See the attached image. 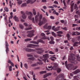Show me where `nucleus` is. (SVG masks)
<instances>
[{
  "label": "nucleus",
  "instance_id": "nucleus-1",
  "mask_svg": "<svg viewBox=\"0 0 80 80\" xmlns=\"http://www.w3.org/2000/svg\"><path fill=\"white\" fill-rule=\"evenodd\" d=\"M42 17L43 16L42 14H40L39 16L38 15H36L35 17V22L37 23H38L39 22L38 25L39 26H41L43 24H45L42 21Z\"/></svg>",
  "mask_w": 80,
  "mask_h": 80
},
{
  "label": "nucleus",
  "instance_id": "nucleus-2",
  "mask_svg": "<svg viewBox=\"0 0 80 80\" xmlns=\"http://www.w3.org/2000/svg\"><path fill=\"white\" fill-rule=\"evenodd\" d=\"M70 58L69 59V61L70 63L74 64V65H77L78 63L77 61L75 60V55L71 53L70 54Z\"/></svg>",
  "mask_w": 80,
  "mask_h": 80
},
{
  "label": "nucleus",
  "instance_id": "nucleus-3",
  "mask_svg": "<svg viewBox=\"0 0 80 80\" xmlns=\"http://www.w3.org/2000/svg\"><path fill=\"white\" fill-rule=\"evenodd\" d=\"M65 65L66 68L68 70H72V69L73 67V65L72 64H69L68 65H67V61L65 62Z\"/></svg>",
  "mask_w": 80,
  "mask_h": 80
},
{
  "label": "nucleus",
  "instance_id": "nucleus-4",
  "mask_svg": "<svg viewBox=\"0 0 80 80\" xmlns=\"http://www.w3.org/2000/svg\"><path fill=\"white\" fill-rule=\"evenodd\" d=\"M51 64L54 66L52 68V69L54 70H57V67L58 66V64L57 62H52Z\"/></svg>",
  "mask_w": 80,
  "mask_h": 80
},
{
  "label": "nucleus",
  "instance_id": "nucleus-5",
  "mask_svg": "<svg viewBox=\"0 0 80 80\" xmlns=\"http://www.w3.org/2000/svg\"><path fill=\"white\" fill-rule=\"evenodd\" d=\"M34 32V31H28L27 32V33H29L28 34L27 36L28 37H30L31 38L33 36V33Z\"/></svg>",
  "mask_w": 80,
  "mask_h": 80
},
{
  "label": "nucleus",
  "instance_id": "nucleus-6",
  "mask_svg": "<svg viewBox=\"0 0 80 80\" xmlns=\"http://www.w3.org/2000/svg\"><path fill=\"white\" fill-rule=\"evenodd\" d=\"M63 79H64V76H63V75L60 74L56 78V80H63Z\"/></svg>",
  "mask_w": 80,
  "mask_h": 80
},
{
  "label": "nucleus",
  "instance_id": "nucleus-7",
  "mask_svg": "<svg viewBox=\"0 0 80 80\" xmlns=\"http://www.w3.org/2000/svg\"><path fill=\"white\" fill-rule=\"evenodd\" d=\"M32 17H33V14L32 13L28 17V18L29 20H32L33 23H35V18H33L32 19Z\"/></svg>",
  "mask_w": 80,
  "mask_h": 80
},
{
  "label": "nucleus",
  "instance_id": "nucleus-8",
  "mask_svg": "<svg viewBox=\"0 0 80 80\" xmlns=\"http://www.w3.org/2000/svg\"><path fill=\"white\" fill-rule=\"evenodd\" d=\"M24 50L26 51V52H34L35 51V50L32 49H29L26 48H24Z\"/></svg>",
  "mask_w": 80,
  "mask_h": 80
},
{
  "label": "nucleus",
  "instance_id": "nucleus-9",
  "mask_svg": "<svg viewBox=\"0 0 80 80\" xmlns=\"http://www.w3.org/2000/svg\"><path fill=\"white\" fill-rule=\"evenodd\" d=\"M21 13L22 14V18H23L24 19H25V18H26L27 16L25 15V12L23 11H21Z\"/></svg>",
  "mask_w": 80,
  "mask_h": 80
},
{
  "label": "nucleus",
  "instance_id": "nucleus-10",
  "mask_svg": "<svg viewBox=\"0 0 80 80\" xmlns=\"http://www.w3.org/2000/svg\"><path fill=\"white\" fill-rule=\"evenodd\" d=\"M80 35V33L77 31L72 32V35Z\"/></svg>",
  "mask_w": 80,
  "mask_h": 80
},
{
  "label": "nucleus",
  "instance_id": "nucleus-11",
  "mask_svg": "<svg viewBox=\"0 0 80 80\" xmlns=\"http://www.w3.org/2000/svg\"><path fill=\"white\" fill-rule=\"evenodd\" d=\"M30 74H32V75H33V79L34 80H37L35 78V75H33V72H31L30 71L29 72Z\"/></svg>",
  "mask_w": 80,
  "mask_h": 80
},
{
  "label": "nucleus",
  "instance_id": "nucleus-12",
  "mask_svg": "<svg viewBox=\"0 0 80 80\" xmlns=\"http://www.w3.org/2000/svg\"><path fill=\"white\" fill-rule=\"evenodd\" d=\"M5 46H6V52H8V50H9V49H8V48L7 47H8L9 45L8 44V43H7V42H5Z\"/></svg>",
  "mask_w": 80,
  "mask_h": 80
},
{
  "label": "nucleus",
  "instance_id": "nucleus-13",
  "mask_svg": "<svg viewBox=\"0 0 80 80\" xmlns=\"http://www.w3.org/2000/svg\"><path fill=\"white\" fill-rule=\"evenodd\" d=\"M80 72V70L79 69H77L74 72H73V73L75 75L77 74V73H78Z\"/></svg>",
  "mask_w": 80,
  "mask_h": 80
},
{
  "label": "nucleus",
  "instance_id": "nucleus-14",
  "mask_svg": "<svg viewBox=\"0 0 80 80\" xmlns=\"http://www.w3.org/2000/svg\"><path fill=\"white\" fill-rule=\"evenodd\" d=\"M42 21V22L43 23H44V24L47 22V20L46 18H43Z\"/></svg>",
  "mask_w": 80,
  "mask_h": 80
},
{
  "label": "nucleus",
  "instance_id": "nucleus-15",
  "mask_svg": "<svg viewBox=\"0 0 80 80\" xmlns=\"http://www.w3.org/2000/svg\"><path fill=\"white\" fill-rule=\"evenodd\" d=\"M14 19L15 21L16 22H19V20L18 19V17H17L16 16H15L13 18Z\"/></svg>",
  "mask_w": 80,
  "mask_h": 80
},
{
  "label": "nucleus",
  "instance_id": "nucleus-16",
  "mask_svg": "<svg viewBox=\"0 0 80 80\" xmlns=\"http://www.w3.org/2000/svg\"><path fill=\"white\" fill-rule=\"evenodd\" d=\"M60 27H57V28H54V32H57V31H58V30H60Z\"/></svg>",
  "mask_w": 80,
  "mask_h": 80
},
{
  "label": "nucleus",
  "instance_id": "nucleus-17",
  "mask_svg": "<svg viewBox=\"0 0 80 80\" xmlns=\"http://www.w3.org/2000/svg\"><path fill=\"white\" fill-rule=\"evenodd\" d=\"M44 52V50H42L41 51H37V53H38L39 54H42L43 53V52Z\"/></svg>",
  "mask_w": 80,
  "mask_h": 80
},
{
  "label": "nucleus",
  "instance_id": "nucleus-18",
  "mask_svg": "<svg viewBox=\"0 0 80 80\" xmlns=\"http://www.w3.org/2000/svg\"><path fill=\"white\" fill-rule=\"evenodd\" d=\"M39 42L43 43H44V41L42 40V39L38 40L37 42V43H38V44H37L38 45V43H39Z\"/></svg>",
  "mask_w": 80,
  "mask_h": 80
},
{
  "label": "nucleus",
  "instance_id": "nucleus-19",
  "mask_svg": "<svg viewBox=\"0 0 80 80\" xmlns=\"http://www.w3.org/2000/svg\"><path fill=\"white\" fill-rule=\"evenodd\" d=\"M32 10L33 15H37V12H36V10H35V9L33 8L32 9Z\"/></svg>",
  "mask_w": 80,
  "mask_h": 80
},
{
  "label": "nucleus",
  "instance_id": "nucleus-20",
  "mask_svg": "<svg viewBox=\"0 0 80 80\" xmlns=\"http://www.w3.org/2000/svg\"><path fill=\"white\" fill-rule=\"evenodd\" d=\"M75 58L78 61L80 62V57H79V56L77 55L75 56Z\"/></svg>",
  "mask_w": 80,
  "mask_h": 80
},
{
  "label": "nucleus",
  "instance_id": "nucleus-21",
  "mask_svg": "<svg viewBox=\"0 0 80 80\" xmlns=\"http://www.w3.org/2000/svg\"><path fill=\"white\" fill-rule=\"evenodd\" d=\"M42 40H46L48 39V40H50V38L45 36H44L43 38H42Z\"/></svg>",
  "mask_w": 80,
  "mask_h": 80
},
{
  "label": "nucleus",
  "instance_id": "nucleus-22",
  "mask_svg": "<svg viewBox=\"0 0 80 80\" xmlns=\"http://www.w3.org/2000/svg\"><path fill=\"white\" fill-rule=\"evenodd\" d=\"M39 73L40 74H41V75H42V74H44V73H47V71H42L40 72Z\"/></svg>",
  "mask_w": 80,
  "mask_h": 80
},
{
  "label": "nucleus",
  "instance_id": "nucleus-23",
  "mask_svg": "<svg viewBox=\"0 0 80 80\" xmlns=\"http://www.w3.org/2000/svg\"><path fill=\"white\" fill-rule=\"evenodd\" d=\"M43 58H48V54H46L43 55Z\"/></svg>",
  "mask_w": 80,
  "mask_h": 80
},
{
  "label": "nucleus",
  "instance_id": "nucleus-24",
  "mask_svg": "<svg viewBox=\"0 0 80 80\" xmlns=\"http://www.w3.org/2000/svg\"><path fill=\"white\" fill-rule=\"evenodd\" d=\"M48 25V23H46L44 25V28H46V29L47 30V29H48V27L47 26Z\"/></svg>",
  "mask_w": 80,
  "mask_h": 80
},
{
  "label": "nucleus",
  "instance_id": "nucleus-25",
  "mask_svg": "<svg viewBox=\"0 0 80 80\" xmlns=\"http://www.w3.org/2000/svg\"><path fill=\"white\" fill-rule=\"evenodd\" d=\"M33 44H30L27 45V47L28 48H33Z\"/></svg>",
  "mask_w": 80,
  "mask_h": 80
},
{
  "label": "nucleus",
  "instance_id": "nucleus-26",
  "mask_svg": "<svg viewBox=\"0 0 80 80\" xmlns=\"http://www.w3.org/2000/svg\"><path fill=\"white\" fill-rule=\"evenodd\" d=\"M32 28L31 27H30L26 28L24 29V30H32Z\"/></svg>",
  "mask_w": 80,
  "mask_h": 80
},
{
  "label": "nucleus",
  "instance_id": "nucleus-27",
  "mask_svg": "<svg viewBox=\"0 0 80 80\" xmlns=\"http://www.w3.org/2000/svg\"><path fill=\"white\" fill-rule=\"evenodd\" d=\"M26 13L27 15H30L32 13V12H28V11H26Z\"/></svg>",
  "mask_w": 80,
  "mask_h": 80
},
{
  "label": "nucleus",
  "instance_id": "nucleus-28",
  "mask_svg": "<svg viewBox=\"0 0 80 80\" xmlns=\"http://www.w3.org/2000/svg\"><path fill=\"white\" fill-rule=\"evenodd\" d=\"M31 43H34V44H38V43H37V42L35 41H31L30 42Z\"/></svg>",
  "mask_w": 80,
  "mask_h": 80
},
{
  "label": "nucleus",
  "instance_id": "nucleus-29",
  "mask_svg": "<svg viewBox=\"0 0 80 80\" xmlns=\"http://www.w3.org/2000/svg\"><path fill=\"white\" fill-rule=\"evenodd\" d=\"M27 6V3H22L21 5V7H25Z\"/></svg>",
  "mask_w": 80,
  "mask_h": 80
},
{
  "label": "nucleus",
  "instance_id": "nucleus-30",
  "mask_svg": "<svg viewBox=\"0 0 80 80\" xmlns=\"http://www.w3.org/2000/svg\"><path fill=\"white\" fill-rule=\"evenodd\" d=\"M22 3V1H19L18 2V5H21V4Z\"/></svg>",
  "mask_w": 80,
  "mask_h": 80
},
{
  "label": "nucleus",
  "instance_id": "nucleus-31",
  "mask_svg": "<svg viewBox=\"0 0 80 80\" xmlns=\"http://www.w3.org/2000/svg\"><path fill=\"white\" fill-rule=\"evenodd\" d=\"M57 72L58 73H60L61 72V69L60 68H57Z\"/></svg>",
  "mask_w": 80,
  "mask_h": 80
},
{
  "label": "nucleus",
  "instance_id": "nucleus-32",
  "mask_svg": "<svg viewBox=\"0 0 80 80\" xmlns=\"http://www.w3.org/2000/svg\"><path fill=\"white\" fill-rule=\"evenodd\" d=\"M73 80H78V77L77 76H75L73 77Z\"/></svg>",
  "mask_w": 80,
  "mask_h": 80
},
{
  "label": "nucleus",
  "instance_id": "nucleus-33",
  "mask_svg": "<svg viewBox=\"0 0 80 80\" xmlns=\"http://www.w3.org/2000/svg\"><path fill=\"white\" fill-rule=\"evenodd\" d=\"M78 43L77 42H75L73 44V46L74 47H78V45H77V44H78Z\"/></svg>",
  "mask_w": 80,
  "mask_h": 80
},
{
  "label": "nucleus",
  "instance_id": "nucleus-34",
  "mask_svg": "<svg viewBox=\"0 0 80 80\" xmlns=\"http://www.w3.org/2000/svg\"><path fill=\"white\" fill-rule=\"evenodd\" d=\"M32 40V39L31 38H27L24 40L25 42H28V41H30Z\"/></svg>",
  "mask_w": 80,
  "mask_h": 80
},
{
  "label": "nucleus",
  "instance_id": "nucleus-35",
  "mask_svg": "<svg viewBox=\"0 0 80 80\" xmlns=\"http://www.w3.org/2000/svg\"><path fill=\"white\" fill-rule=\"evenodd\" d=\"M52 34L53 35V36H54V37H57V35H56L55 33L54 32H52Z\"/></svg>",
  "mask_w": 80,
  "mask_h": 80
},
{
  "label": "nucleus",
  "instance_id": "nucleus-36",
  "mask_svg": "<svg viewBox=\"0 0 80 80\" xmlns=\"http://www.w3.org/2000/svg\"><path fill=\"white\" fill-rule=\"evenodd\" d=\"M4 9L5 10V11H6V12H8V9L7 7H4Z\"/></svg>",
  "mask_w": 80,
  "mask_h": 80
},
{
  "label": "nucleus",
  "instance_id": "nucleus-37",
  "mask_svg": "<svg viewBox=\"0 0 80 80\" xmlns=\"http://www.w3.org/2000/svg\"><path fill=\"white\" fill-rule=\"evenodd\" d=\"M24 67L26 68V69H27V68H28V65H27V64H24Z\"/></svg>",
  "mask_w": 80,
  "mask_h": 80
},
{
  "label": "nucleus",
  "instance_id": "nucleus-38",
  "mask_svg": "<svg viewBox=\"0 0 80 80\" xmlns=\"http://www.w3.org/2000/svg\"><path fill=\"white\" fill-rule=\"evenodd\" d=\"M57 33L59 34H63V32L62 31H59L58 32H57Z\"/></svg>",
  "mask_w": 80,
  "mask_h": 80
},
{
  "label": "nucleus",
  "instance_id": "nucleus-39",
  "mask_svg": "<svg viewBox=\"0 0 80 80\" xmlns=\"http://www.w3.org/2000/svg\"><path fill=\"white\" fill-rule=\"evenodd\" d=\"M49 43L50 44H54L55 43V42L53 41V40H51L49 42Z\"/></svg>",
  "mask_w": 80,
  "mask_h": 80
},
{
  "label": "nucleus",
  "instance_id": "nucleus-40",
  "mask_svg": "<svg viewBox=\"0 0 80 80\" xmlns=\"http://www.w3.org/2000/svg\"><path fill=\"white\" fill-rule=\"evenodd\" d=\"M19 27L21 29H23V28H24V27H23V25L22 24H20Z\"/></svg>",
  "mask_w": 80,
  "mask_h": 80
},
{
  "label": "nucleus",
  "instance_id": "nucleus-41",
  "mask_svg": "<svg viewBox=\"0 0 80 80\" xmlns=\"http://www.w3.org/2000/svg\"><path fill=\"white\" fill-rule=\"evenodd\" d=\"M51 28H52V26H49L48 27L47 30H51Z\"/></svg>",
  "mask_w": 80,
  "mask_h": 80
},
{
  "label": "nucleus",
  "instance_id": "nucleus-42",
  "mask_svg": "<svg viewBox=\"0 0 80 80\" xmlns=\"http://www.w3.org/2000/svg\"><path fill=\"white\" fill-rule=\"evenodd\" d=\"M16 72L17 73L16 74V76L17 77H18V74L19 73V71H18Z\"/></svg>",
  "mask_w": 80,
  "mask_h": 80
},
{
  "label": "nucleus",
  "instance_id": "nucleus-43",
  "mask_svg": "<svg viewBox=\"0 0 80 80\" xmlns=\"http://www.w3.org/2000/svg\"><path fill=\"white\" fill-rule=\"evenodd\" d=\"M7 16H6L4 17V21L5 22H7Z\"/></svg>",
  "mask_w": 80,
  "mask_h": 80
},
{
  "label": "nucleus",
  "instance_id": "nucleus-44",
  "mask_svg": "<svg viewBox=\"0 0 80 80\" xmlns=\"http://www.w3.org/2000/svg\"><path fill=\"white\" fill-rule=\"evenodd\" d=\"M36 50H39V51H41L42 50H42V49H41V48H38L37 49H36Z\"/></svg>",
  "mask_w": 80,
  "mask_h": 80
},
{
  "label": "nucleus",
  "instance_id": "nucleus-45",
  "mask_svg": "<svg viewBox=\"0 0 80 80\" xmlns=\"http://www.w3.org/2000/svg\"><path fill=\"white\" fill-rule=\"evenodd\" d=\"M10 64L12 67H14V64L11 61H10Z\"/></svg>",
  "mask_w": 80,
  "mask_h": 80
},
{
  "label": "nucleus",
  "instance_id": "nucleus-46",
  "mask_svg": "<svg viewBox=\"0 0 80 80\" xmlns=\"http://www.w3.org/2000/svg\"><path fill=\"white\" fill-rule=\"evenodd\" d=\"M29 59L32 60H35V58H29Z\"/></svg>",
  "mask_w": 80,
  "mask_h": 80
},
{
  "label": "nucleus",
  "instance_id": "nucleus-47",
  "mask_svg": "<svg viewBox=\"0 0 80 80\" xmlns=\"http://www.w3.org/2000/svg\"><path fill=\"white\" fill-rule=\"evenodd\" d=\"M10 15H11V16L10 17L11 18H13V12H11L10 13Z\"/></svg>",
  "mask_w": 80,
  "mask_h": 80
},
{
  "label": "nucleus",
  "instance_id": "nucleus-48",
  "mask_svg": "<svg viewBox=\"0 0 80 80\" xmlns=\"http://www.w3.org/2000/svg\"><path fill=\"white\" fill-rule=\"evenodd\" d=\"M72 68H73V70H76V69H77V68H78V66H75L73 67H73Z\"/></svg>",
  "mask_w": 80,
  "mask_h": 80
},
{
  "label": "nucleus",
  "instance_id": "nucleus-49",
  "mask_svg": "<svg viewBox=\"0 0 80 80\" xmlns=\"http://www.w3.org/2000/svg\"><path fill=\"white\" fill-rule=\"evenodd\" d=\"M63 3L65 7H67V5H66V3H65V2L64 1H63Z\"/></svg>",
  "mask_w": 80,
  "mask_h": 80
},
{
  "label": "nucleus",
  "instance_id": "nucleus-50",
  "mask_svg": "<svg viewBox=\"0 0 80 80\" xmlns=\"http://www.w3.org/2000/svg\"><path fill=\"white\" fill-rule=\"evenodd\" d=\"M32 46L33 47H39V45H38L33 44H32Z\"/></svg>",
  "mask_w": 80,
  "mask_h": 80
},
{
  "label": "nucleus",
  "instance_id": "nucleus-51",
  "mask_svg": "<svg viewBox=\"0 0 80 80\" xmlns=\"http://www.w3.org/2000/svg\"><path fill=\"white\" fill-rule=\"evenodd\" d=\"M31 0H28L27 1V3L28 4V3H30V2H31Z\"/></svg>",
  "mask_w": 80,
  "mask_h": 80
},
{
  "label": "nucleus",
  "instance_id": "nucleus-52",
  "mask_svg": "<svg viewBox=\"0 0 80 80\" xmlns=\"http://www.w3.org/2000/svg\"><path fill=\"white\" fill-rule=\"evenodd\" d=\"M48 77V76L47 75V74H45L44 75L43 78H46V77Z\"/></svg>",
  "mask_w": 80,
  "mask_h": 80
},
{
  "label": "nucleus",
  "instance_id": "nucleus-53",
  "mask_svg": "<svg viewBox=\"0 0 80 80\" xmlns=\"http://www.w3.org/2000/svg\"><path fill=\"white\" fill-rule=\"evenodd\" d=\"M66 37L68 38H70V35L68 34H67Z\"/></svg>",
  "mask_w": 80,
  "mask_h": 80
},
{
  "label": "nucleus",
  "instance_id": "nucleus-54",
  "mask_svg": "<svg viewBox=\"0 0 80 80\" xmlns=\"http://www.w3.org/2000/svg\"><path fill=\"white\" fill-rule=\"evenodd\" d=\"M37 64H33L31 65V66L32 67H35V66H37Z\"/></svg>",
  "mask_w": 80,
  "mask_h": 80
},
{
  "label": "nucleus",
  "instance_id": "nucleus-55",
  "mask_svg": "<svg viewBox=\"0 0 80 80\" xmlns=\"http://www.w3.org/2000/svg\"><path fill=\"white\" fill-rule=\"evenodd\" d=\"M24 25L26 26V27H28V24L26 22H25L24 23Z\"/></svg>",
  "mask_w": 80,
  "mask_h": 80
},
{
  "label": "nucleus",
  "instance_id": "nucleus-56",
  "mask_svg": "<svg viewBox=\"0 0 80 80\" xmlns=\"http://www.w3.org/2000/svg\"><path fill=\"white\" fill-rule=\"evenodd\" d=\"M27 56L28 57H32V55H31V54H28Z\"/></svg>",
  "mask_w": 80,
  "mask_h": 80
},
{
  "label": "nucleus",
  "instance_id": "nucleus-57",
  "mask_svg": "<svg viewBox=\"0 0 80 80\" xmlns=\"http://www.w3.org/2000/svg\"><path fill=\"white\" fill-rule=\"evenodd\" d=\"M54 3H55V4H56L57 5H58V3L57 1H55L54 2Z\"/></svg>",
  "mask_w": 80,
  "mask_h": 80
},
{
  "label": "nucleus",
  "instance_id": "nucleus-58",
  "mask_svg": "<svg viewBox=\"0 0 80 80\" xmlns=\"http://www.w3.org/2000/svg\"><path fill=\"white\" fill-rule=\"evenodd\" d=\"M77 8V5L75 4L74 5V9H76Z\"/></svg>",
  "mask_w": 80,
  "mask_h": 80
},
{
  "label": "nucleus",
  "instance_id": "nucleus-59",
  "mask_svg": "<svg viewBox=\"0 0 80 80\" xmlns=\"http://www.w3.org/2000/svg\"><path fill=\"white\" fill-rule=\"evenodd\" d=\"M38 64H39V65H42V64H43V63L42 62H38Z\"/></svg>",
  "mask_w": 80,
  "mask_h": 80
},
{
  "label": "nucleus",
  "instance_id": "nucleus-60",
  "mask_svg": "<svg viewBox=\"0 0 80 80\" xmlns=\"http://www.w3.org/2000/svg\"><path fill=\"white\" fill-rule=\"evenodd\" d=\"M76 14H80V12L79 11H77L76 12Z\"/></svg>",
  "mask_w": 80,
  "mask_h": 80
},
{
  "label": "nucleus",
  "instance_id": "nucleus-61",
  "mask_svg": "<svg viewBox=\"0 0 80 80\" xmlns=\"http://www.w3.org/2000/svg\"><path fill=\"white\" fill-rule=\"evenodd\" d=\"M47 60V58H44L42 59L43 61L45 63L46 62V60Z\"/></svg>",
  "mask_w": 80,
  "mask_h": 80
},
{
  "label": "nucleus",
  "instance_id": "nucleus-62",
  "mask_svg": "<svg viewBox=\"0 0 80 80\" xmlns=\"http://www.w3.org/2000/svg\"><path fill=\"white\" fill-rule=\"evenodd\" d=\"M50 18H51V19H55V18H54V17L53 16H51Z\"/></svg>",
  "mask_w": 80,
  "mask_h": 80
},
{
  "label": "nucleus",
  "instance_id": "nucleus-63",
  "mask_svg": "<svg viewBox=\"0 0 80 80\" xmlns=\"http://www.w3.org/2000/svg\"><path fill=\"white\" fill-rule=\"evenodd\" d=\"M60 22L62 23H63L65 22V21H64V20H61L60 21Z\"/></svg>",
  "mask_w": 80,
  "mask_h": 80
},
{
  "label": "nucleus",
  "instance_id": "nucleus-64",
  "mask_svg": "<svg viewBox=\"0 0 80 80\" xmlns=\"http://www.w3.org/2000/svg\"><path fill=\"white\" fill-rule=\"evenodd\" d=\"M50 38L51 40H53L54 38H53V37L51 36L50 37Z\"/></svg>",
  "mask_w": 80,
  "mask_h": 80
}]
</instances>
